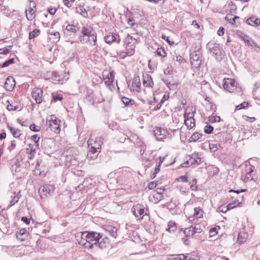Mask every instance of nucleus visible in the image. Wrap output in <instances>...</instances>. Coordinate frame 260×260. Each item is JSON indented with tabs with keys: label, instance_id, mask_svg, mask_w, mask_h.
Masks as SVG:
<instances>
[{
	"label": "nucleus",
	"instance_id": "61",
	"mask_svg": "<svg viewBox=\"0 0 260 260\" xmlns=\"http://www.w3.org/2000/svg\"><path fill=\"white\" fill-rule=\"evenodd\" d=\"M31 139L32 140H33L35 142L37 146L39 145L38 142L40 139V137L38 136V135L36 134V135H34L32 136Z\"/></svg>",
	"mask_w": 260,
	"mask_h": 260
},
{
	"label": "nucleus",
	"instance_id": "7",
	"mask_svg": "<svg viewBox=\"0 0 260 260\" xmlns=\"http://www.w3.org/2000/svg\"><path fill=\"white\" fill-rule=\"evenodd\" d=\"M207 48L211 54L217 61H220L223 57L221 52L220 45L217 43H209L207 45Z\"/></svg>",
	"mask_w": 260,
	"mask_h": 260
},
{
	"label": "nucleus",
	"instance_id": "8",
	"mask_svg": "<svg viewBox=\"0 0 260 260\" xmlns=\"http://www.w3.org/2000/svg\"><path fill=\"white\" fill-rule=\"evenodd\" d=\"M103 140L102 137L93 138V136H91L87 141L89 149L101 152V147L103 144Z\"/></svg>",
	"mask_w": 260,
	"mask_h": 260
},
{
	"label": "nucleus",
	"instance_id": "9",
	"mask_svg": "<svg viewBox=\"0 0 260 260\" xmlns=\"http://www.w3.org/2000/svg\"><path fill=\"white\" fill-rule=\"evenodd\" d=\"M132 211L136 218L139 220H142L145 215L144 207L141 204H136L132 208Z\"/></svg>",
	"mask_w": 260,
	"mask_h": 260
},
{
	"label": "nucleus",
	"instance_id": "50",
	"mask_svg": "<svg viewBox=\"0 0 260 260\" xmlns=\"http://www.w3.org/2000/svg\"><path fill=\"white\" fill-rule=\"evenodd\" d=\"M110 234L111 236L114 238L117 236V228L115 227H109Z\"/></svg>",
	"mask_w": 260,
	"mask_h": 260
},
{
	"label": "nucleus",
	"instance_id": "64",
	"mask_svg": "<svg viewBox=\"0 0 260 260\" xmlns=\"http://www.w3.org/2000/svg\"><path fill=\"white\" fill-rule=\"evenodd\" d=\"M176 260H185V255L183 254H181L177 255V256L175 258Z\"/></svg>",
	"mask_w": 260,
	"mask_h": 260
},
{
	"label": "nucleus",
	"instance_id": "57",
	"mask_svg": "<svg viewBox=\"0 0 260 260\" xmlns=\"http://www.w3.org/2000/svg\"><path fill=\"white\" fill-rule=\"evenodd\" d=\"M53 101L54 102H56L57 101H61L62 99V96L59 94H53Z\"/></svg>",
	"mask_w": 260,
	"mask_h": 260
},
{
	"label": "nucleus",
	"instance_id": "48",
	"mask_svg": "<svg viewBox=\"0 0 260 260\" xmlns=\"http://www.w3.org/2000/svg\"><path fill=\"white\" fill-rule=\"evenodd\" d=\"M209 120L210 122L213 123L220 121L221 119L219 116L212 115L209 117Z\"/></svg>",
	"mask_w": 260,
	"mask_h": 260
},
{
	"label": "nucleus",
	"instance_id": "5",
	"mask_svg": "<svg viewBox=\"0 0 260 260\" xmlns=\"http://www.w3.org/2000/svg\"><path fill=\"white\" fill-rule=\"evenodd\" d=\"M255 163V160L250 159L245 162V175L242 176V180L245 183L249 182L252 180L257 179L255 175L256 171L254 164Z\"/></svg>",
	"mask_w": 260,
	"mask_h": 260
},
{
	"label": "nucleus",
	"instance_id": "46",
	"mask_svg": "<svg viewBox=\"0 0 260 260\" xmlns=\"http://www.w3.org/2000/svg\"><path fill=\"white\" fill-rule=\"evenodd\" d=\"M195 233H201L203 231L204 227L200 224H196L193 226Z\"/></svg>",
	"mask_w": 260,
	"mask_h": 260
},
{
	"label": "nucleus",
	"instance_id": "42",
	"mask_svg": "<svg viewBox=\"0 0 260 260\" xmlns=\"http://www.w3.org/2000/svg\"><path fill=\"white\" fill-rule=\"evenodd\" d=\"M66 29L70 32L75 33L78 30L79 28L76 25L68 24L66 26Z\"/></svg>",
	"mask_w": 260,
	"mask_h": 260
},
{
	"label": "nucleus",
	"instance_id": "58",
	"mask_svg": "<svg viewBox=\"0 0 260 260\" xmlns=\"http://www.w3.org/2000/svg\"><path fill=\"white\" fill-rule=\"evenodd\" d=\"M216 228H212L209 232V235L210 237H213L217 234Z\"/></svg>",
	"mask_w": 260,
	"mask_h": 260
},
{
	"label": "nucleus",
	"instance_id": "25",
	"mask_svg": "<svg viewBox=\"0 0 260 260\" xmlns=\"http://www.w3.org/2000/svg\"><path fill=\"white\" fill-rule=\"evenodd\" d=\"M143 84L146 87H152L153 85V82L150 75H146L145 76H143Z\"/></svg>",
	"mask_w": 260,
	"mask_h": 260
},
{
	"label": "nucleus",
	"instance_id": "56",
	"mask_svg": "<svg viewBox=\"0 0 260 260\" xmlns=\"http://www.w3.org/2000/svg\"><path fill=\"white\" fill-rule=\"evenodd\" d=\"M29 128L31 131L37 132L40 131L41 127L39 126H37L35 124H30Z\"/></svg>",
	"mask_w": 260,
	"mask_h": 260
},
{
	"label": "nucleus",
	"instance_id": "2",
	"mask_svg": "<svg viewBox=\"0 0 260 260\" xmlns=\"http://www.w3.org/2000/svg\"><path fill=\"white\" fill-rule=\"evenodd\" d=\"M79 37L80 42L82 44L95 46L96 44V33L90 27H84Z\"/></svg>",
	"mask_w": 260,
	"mask_h": 260
},
{
	"label": "nucleus",
	"instance_id": "38",
	"mask_svg": "<svg viewBox=\"0 0 260 260\" xmlns=\"http://www.w3.org/2000/svg\"><path fill=\"white\" fill-rule=\"evenodd\" d=\"M183 233L186 237H189L192 236L195 234L193 225H191L188 228H186L183 231Z\"/></svg>",
	"mask_w": 260,
	"mask_h": 260
},
{
	"label": "nucleus",
	"instance_id": "24",
	"mask_svg": "<svg viewBox=\"0 0 260 260\" xmlns=\"http://www.w3.org/2000/svg\"><path fill=\"white\" fill-rule=\"evenodd\" d=\"M140 79L139 77H135L133 80L131 90L139 92L140 90Z\"/></svg>",
	"mask_w": 260,
	"mask_h": 260
},
{
	"label": "nucleus",
	"instance_id": "45",
	"mask_svg": "<svg viewBox=\"0 0 260 260\" xmlns=\"http://www.w3.org/2000/svg\"><path fill=\"white\" fill-rule=\"evenodd\" d=\"M40 34V31L39 29H34L33 31H31L29 34V39H32L37 37H38Z\"/></svg>",
	"mask_w": 260,
	"mask_h": 260
},
{
	"label": "nucleus",
	"instance_id": "43",
	"mask_svg": "<svg viewBox=\"0 0 260 260\" xmlns=\"http://www.w3.org/2000/svg\"><path fill=\"white\" fill-rule=\"evenodd\" d=\"M121 100L123 102V103L126 106H128L129 105H132L134 104V101L128 98H126L125 96H123Z\"/></svg>",
	"mask_w": 260,
	"mask_h": 260
},
{
	"label": "nucleus",
	"instance_id": "13",
	"mask_svg": "<svg viewBox=\"0 0 260 260\" xmlns=\"http://www.w3.org/2000/svg\"><path fill=\"white\" fill-rule=\"evenodd\" d=\"M103 79L105 83L107 86H110L112 84L114 80V73L113 72H108L104 71L103 72Z\"/></svg>",
	"mask_w": 260,
	"mask_h": 260
},
{
	"label": "nucleus",
	"instance_id": "55",
	"mask_svg": "<svg viewBox=\"0 0 260 260\" xmlns=\"http://www.w3.org/2000/svg\"><path fill=\"white\" fill-rule=\"evenodd\" d=\"M199 257L197 256L192 255L189 254L185 255V260H199Z\"/></svg>",
	"mask_w": 260,
	"mask_h": 260
},
{
	"label": "nucleus",
	"instance_id": "41",
	"mask_svg": "<svg viewBox=\"0 0 260 260\" xmlns=\"http://www.w3.org/2000/svg\"><path fill=\"white\" fill-rule=\"evenodd\" d=\"M177 230V226L175 222L170 221L168 222L167 230L169 232H173Z\"/></svg>",
	"mask_w": 260,
	"mask_h": 260
},
{
	"label": "nucleus",
	"instance_id": "40",
	"mask_svg": "<svg viewBox=\"0 0 260 260\" xmlns=\"http://www.w3.org/2000/svg\"><path fill=\"white\" fill-rule=\"evenodd\" d=\"M164 82L170 90H175L177 87L178 84L176 82H172L167 80H164Z\"/></svg>",
	"mask_w": 260,
	"mask_h": 260
},
{
	"label": "nucleus",
	"instance_id": "33",
	"mask_svg": "<svg viewBox=\"0 0 260 260\" xmlns=\"http://www.w3.org/2000/svg\"><path fill=\"white\" fill-rule=\"evenodd\" d=\"M203 135L201 133L196 132L193 133L189 138V140L190 142H197V141L202 139Z\"/></svg>",
	"mask_w": 260,
	"mask_h": 260
},
{
	"label": "nucleus",
	"instance_id": "30",
	"mask_svg": "<svg viewBox=\"0 0 260 260\" xmlns=\"http://www.w3.org/2000/svg\"><path fill=\"white\" fill-rule=\"evenodd\" d=\"M7 127L10 131L14 137L17 138L20 136L21 132L19 129L13 127L9 124L7 125Z\"/></svg>",
	"mask_w": 260,
	"mask_h": 260
},
{
	"label": "nucleus",
	"instance_id": "20",
	"mask_svg": "<svg viewBox=\"0 0 260 260\" xmlns=\"http://www.w3.org/2000/svg\"><path fill=\"white\" fill-rule=\"evenodd\" d=\"M194 214L193 216H190L188 217V220L190 221H193L195 219H198L203 217L204 212L202 209L200 207H196L194 208Z\"/></svg>",
	"mask_w": 260,
	"mask_h": 260
},
{
	"label": "nucleus",
	"instance_id": "4",
	"mask_svg": "<svg viewBox=\"0 0 260 260\" xmlns=\"http://www.w3.org/2000/svg\"><path fill=\"white\" fill-rule=\"evenodd\" d=\"M86 241V248L92 249L95 248H103V243H100L102 238L100 234L95 232H87L85 237Z\"/></svg>",
	"mask_w": 260,
	"mask_h": 260
},
{
	"label": "nucleus",
	"instance_id": "52",
	"mask_svg": "<svg viewBox=\"0 0 260 260\" xmlns=\"http://www.w3.org/2000/svg\"><path fill=\"white\" fill-rule=\"evenodd\" d=\"M14 58H10V59H8V60H6L2 64V67L6 68V67H8L11 64L14 63Z\"/></svg>",
	"mask_w": 260,
	"mask_h": 260
},
{
	"label": "nucleus",
	"instance_id": "32",
	"mask_svg": "<svg viewBox=\"0 0 260 260\" xmlns=\"http://www.w3.org/2000/svg\"><path fill=\"white\" fill-rule=\"evenodd\" d=\"M13 194L14 197L12 196L13 199L10 202V206H12L14 205L16 203H17L21 196L20 193V190H19L16 194V192H14Z\"/></svg>",
	"mask_w": 260,
	"mask_h": 260
},
{
	"label": "nucleus",
	"instance_id": "34",
	"mask_svg": "<svg viewBox=\"0 0 260 260\" xmlns=\"http://www.w3.org/2000/svg\"><path fill=\"white\" fill-rule=\"evenodd\" d=\"M247 239V235L245 233H240L238 237V243L241 244L244 243Z\"/></svg>",
	"mask_w": 260,
	"mask_h": 260
},
{
	"label": "nucleus",
	"instance_id": "26",
	"mask_svg": "<svg viewBox=\"0 0 260 260\" xmlns=\"http://www.w3.org/2000/svg\"><path fill=\"white\" fill-rule=\"evenodd\" d=\"M246 23L253 26H258L260 25V19L255 16H252L246 20Z\"/></svg>",
	"mask_w": 260,
	"mask_h": 260
},
{
	"label": "nucleus",
	"instance_id": "15",
	"mask_svg": "<svg viewBox=\"0 0 260 260\" xmlns=\"http://www.w3.org/2000/svg\"><path fill=\"white\" fill-rule=\"evenodd\" d=\"M202 162L201 158L199 157L198 153H194L189 156V158L186 161L188 166L199 165Z\"/></svg>",
	"mask_w": 260,
	"mask_h": 260
},
{
	"label": "nucleus",
	"instance_id": "35",
	"mask_svg": "<svg viewBox=\"0 0 260 260\" xmlns=\"http://www.w3.org/2000/svg\"><path fill=\"white\" fill-rule=\"evenodd\" d=\"M16 235L18 239L23 241L26 236L27 233H26V230L25 229H22L17 232Z\"/></svg>",
	"mask_w": 260,
	"mask_h": 260
},
{
	"label": "nucleus",
	"instance_id": "53",
	"mask_svg": "<svg viewBox=\"0 0 260 260\" xmlns=\"http://www.w3.org/2000/svg\"><path fill=\"white\" fill-rule=\"evenodd\" d=\"M248 105V103L246 102H244L242 103L237 105L236 107V110H241L247 107Z\"/></svg>",
	"mask_w": 260,
	"mask_h": 260
},
{
	"label": "nucleus",
	"instance_id": "23",
	"mask_svg": "<svg viewBox=\"0 0 260 260\" xmlns=\"http://www.w3.org/2000/svg\"><path fill=\"white\" fill-rule=\"evenodd\" d=\"M15 85V82L13 77H9L7 78L5 83V88L8 91H12Z\"/></svg>",
	"mask_w": 260,
	"mask_h": 260
},
{
	"label": "nucleus",
	"instance_id": "1",
	"mask_svg": "<svg viewBox=\"0 0 260 260\" xmlns=\"http://www.w3.org/2000/svg\"><path fill=\"white\" fill-rule=\"evenodd\" d=\"M245 189L241 190H233L231 189L229 191L230 192H233L234 194L231 196L232 199H234V201H232L228 204L227 206L221 205L219 206L218 210L219 212L225 213L227 211L230 209H233L237 206H240L242 204L243 200V196L240 195V193L245 191Z\"/></svg>",
	"mask_w": 260,
	"mask_h": 260
},
{
	"label": "nucleus",
	"instance_id": "19",
	"mask_svg": "<svg viewBox=\"0 0 260 260\" xmlns=\"http://www.w3.org/2000/svg\"><path fill=\"white\" fill-rule=\"evenodd\" d=\"M86 236V231L84 232L77 233L75 234V238L79 245L83 246L86 248V241L85 237Z\"/></svg>",
	"mask_w": 260,
	"mask_h": 260
},
{
	"label": "nucleus",
	"instance_id": "59",
	"mask_svg": "<svg viewBox=\"0 0 260 260\" xmlns=\"http://www.w3.org/2000/svg\"><path fill=\"white\" fill-rule=\"evenodd\" d=\"M176 180L177 181H181V182H185L188 181L187 177L185 175L180 176L179 177H178L176 179Z\"/></svg>",
	"mask_w": 260,
	"mask_h": 260
},
{
	"label": "nucleus",
	"instance_id": "16",
	"mask_svg": "<svg viewBox=\"0 0 260 260\" xmlns=\"http://www.w3.org/2000/svg\"><path fill=\"white\" fill-rule=\"evenodd\" d=\"M31 95L37 104L42 103L43 101V91L41 88H34L31 92Z\"/></svg>",
	"mask_w": 260,
	"mask_h": 260
},
{
	"label": "nucleus",
	"instance_id": "63",
	"mask_svg": "<svg viewBox=\"0 0 260 260\" xmlns=\"http://www.w3.org/2000/svg\"><path fill=\"white\" fill-rule=\"evenodd\" d=\"M74 1V0H71V2L69 1V0H63L64 5L69 8L72 7V2H73Z\"/></svg>",
	"mask_w": 260,
	"mask_h": 260
},
{
	"label": "nucleus",
	"instance_id": "44",
	"mask_svg": "<svg viewBox=\"0 0 260 260\" xmlns=\"http://www.w3.org/2000/svg\"><path fill=\"white\" fill-rule=\"evenodd\" d=\"M220 144L218 143H211L209 144V149L211 152H215L219 148H221Z\"/></svg>",
	"mask_w": 260,
	"mask_h": 260
},
{
	"label": "nucleus",
	"instance_id": "39",
	"mask_svg": "<svg viewBox=\"0 0 260 260\" xmlns=\"http://www.w3.org/2000/svg\"><path fill=\"white\" fill-rule=\"evenodd\" d=\"M76 12L85 18L88 17L87 12L83 6H80L79 7H77Z\"/></svg>",
	"mask_w": 260,
	"mask_h": 260
},
{
	"label": "nucleus",
	"instance_id": "22",
	"mask_svg": "<svg viewBox=\"0 0 260 260\" xmlns=\"http://www.w3.org/2000/svg\"><path fill=\"white\" fill-rule=\"evenodd\" d=\"M196 112V109L193 107L187 108L184 114V119H194V116Z\"/></svg>",
	"mask_w": 260,
	"mask_h": 260
},
{
	"label": "nucleus",
	"instance_id": "3",
	"mask_svg": "<svg viewBox=\"0 0 260 260\" xmlns=\"http://www.w3.org/2000/svg\"><path fill=\"white\" fill-rule=\"evenodd\" d=\"M137 40L132 36L127 34L126 37L123 40V47L125 50L120 53L121 58H124L127 56H132L135 53V49Z\"/></svg>",
	"mask_w": 260,
	"mask_h": 260
},
{
	"label": "nucleus",
	"instance_id": "10",
	"mask_svg": "<svg viewBox=\"0 0 260 260\" xmlns=\"http://www.w3.org/2000/svg\"><path fill=\"white\" fill-rule=\"evenodd\" d=\"M223 82L224 89L229 92H234L237 88V85L236 84L235 80L233 79H224Z\"/></svg>",
	"mask_w": 260,
	"mask_h": 260
},
{
	"label": "nucleus",
	"instance_id": "37",
	"mask_svg": "<svg viewBox=\"0 0 260 260\" xmlns=\"http://www.w3.org/2000/svg\"><path fill=\"white\" fill-rule=\"evenodd\" d=\"M26 18L28 20H32L35 17V11L29 8L28 10H26Z\"/></svg>",
	"mask_w": 260,
	"mask_h": 260
},
{
	"label": "nucleus",
	"instance_id": "6",
	"mask_svg": "<svg viewBox=\"0 0 260 260\" xmlns=\"http://www.w3.org/2000/svg\"><path fill=\"white\" fill-rule=\"evenodd\" d=\"M60 120L55 116L52 115L50 118H47L46 120V130L47 131L53 132L56 134H58L60 131Z\"/></svg>",
	"mask_w": 260,
	"mask_h": 260
},
{
	"label": "nucleus",
	"instance_id": "21",
	"mask_svg": "<svg viewBox=\"0 0 260 260\" xmlns=\"http://www.w3.org/2000/svg\"><path fill=\"white\" fill-rule=\"evenodd\" d=\"M87 101L89 103L93 105L95 102L100 103L104 101L103 98L98 99L97 95L95 96V94L93 92L88 93L87 96Z\"/></svg>",
	"mask_w": 260,
	"mask_h": 260
},
{
	"label": "nucleus",
	"instance_id": "31",
	"mask_svg": "<svg viewBox=\"0 0 260 260\" xmlns=\"http://www.w3.org/2000/svg\"><path fill=\"white\" fill-rule=\"evenodd\" d=\"M29 148L26 149V153L28 154V158L32 159L34 158L36 153V149L31 144L29 145Z\"/></svg>",
	"mask_w": 260,
	"mask_h": 260
},
{
	"label": "nucleus",
	"instance_id": "49",
	"mask_svg": "<svg viewBox=\"0 0 260 260\" xmlns=\"http://www.w3.org/2000/svg\"><path fill=\"white\" fill-rule=\"evenodd\" d=\"M190 58L194 61H198L200 59V54L197 51L193 52L190 54Z\"/></svg>",
	"mask_w": 260,
	"mask_h": 260
},
{
	"label": "nucleus",
	"instance_id": "28",
	"mask_svg": "<svg viewBox=\"0 0 260 260\" xmlns=\"http://www.w3.org/2000/svg\"><path fill=\"white\" fill-rule=\"evenodd\" d=\"M100 152L95 150H92L91 149H89V151L87 154V157L88 159L89 160H95L97 158L99 153Z\"/></svg>",
	"mask_w": 260,
	"mask_h": 260
},
{
	"label": "nucleus",
	"instance_id": "11",
	"mask_svg": "<svg viewBox=\"0 0 260 260\" xmlns=\"http://www.w3.org/2000/svg\"><path fill=\"white\" fill-rule=\"evenodd\" d=\"M156 139L158 141H161L166 139L169 135L168 131L166 129L157 127L153 131Z\"/></svg>",
	"mask_w": 260,
	"mask_h": 260
},
{
	"label": "nucleus",
	"instance_id": "29",
	"mask_svg": "<svg viewBox=\"0 0 260 260\" xmlns=\"http://www.w3.org/2000/svg\"><path fill=\"white\" fill-rule=\"evenodd\" d=\"M168 208L172 214H177L181 212L176 204L172 202L168 204Z\"/></svg>",
	"mask_w": 260,
	"mask_h": 260
},
{
	"label": "nucleus",
	"instance_id": "60",
	"mask_svg": "<svg viewBox=\"0 0 260 260\" xmlns=\"http://www.w3.org/2000/svg\"><path fill=\"white\" fill-rule=\"evenodd\" d=\"M7 109L10 111H16L18 109V107L14 106L11 104H9L7 105Z\"/></svg>",
	"mask_w": 260,
	"mask_h": 260
},
{
	"label": "nucleus",
	"instance_id": "54",
	"mask_svg": "<svg viewBox=\"0 0 260 260\" xmlns=\"http://www.w3.org/2000/svg\"><path fill=\"white\" fill-rule=\"evenodd\" d=\"M197 183V181L196 179H193L190 182V184H191L190 185V188L192 190H197V186L196 185V184Z\"/></svg>",
	"mask_w": 260,
	"mask_h": 260
},
{
	"label": "nucleus",
	"instance_id": "36",
	"mask_svg": "<svg viewBox=\"0 0 260 260\" xmlns=\"http://www.w3.org/2000/svg\"><path fill=\"white\" fill-rule=\"evenodd\" d=\"M184 123L187 128L191 129L195 126L194 119H184Z\"/></svg>",
	"mask_w": 260,
	"mask_h": 260
},
{
	"label": "nucleus",
	"instance_id": "12",
	"mask_svg": "<svg viewBox=\"0 0 260 260\" xmlns=\"http://www.w3.org/2000/svg\"><path fill=\"white\" fill-rule=\"evenodd\" d=\"M49 76H51V78L54 81H64L69 78V75L67 74L64 75L60 74L56 71L48 73Z\"/></svg>",
	"mask_w": 260,
	"mask_h": 260
},
{
	"label": "nucleus",
	"instance_id": "47",
	"mask_svg": "<svg viewBox=\"0 0 260 260\" xmlns=\"http://www.w3.org/2000/svg\"><path fill=\"white\" fill-rule=\"evenodd\" d=\"M157 55L160 56L162 57H164L166 55V52L165 50L162 48H158L155 52Z\"/></svg>",
	"mask_w": 260,
	"mask_h": 260
},
{
	"label": "nucleus",
	"instance_id": "17",
	"mask_svg": "<svg viewBox=\"0 0 260 260\" xmlns=\"http://www.w3.org/2000/svg\"><path fill=\"white\" fill-rule=\"evenodd\" d=\"M237 35L240 39L244 42L246 45L249 47H253L254 41L251 40L249 37L241 31H237Z\"/></svg>",
	"mask_w": 260,
	"mask_h": 260
},
{
	"label": "nucleus",
	"instance_id": "51",
	"mask_svg": "<svg viewBox=\"0 0 260 260\" xmlns=\"http://www.w3.org/2000/svg\"><path fill=\"white\" fill-rule=\"evenodd\" d=\"M213 131V127L210 125H207L204 127V132L205 133L210 134Z\"/></svg>",
	"mask_w": 260,
	"mask_h": 260
},
{
	"label": "nucleus",
	"instance_id": "62",
	"mask_svg": "<svg viewBox=\"0 0 260 260\" xmlns=\"http://www.w3.org/2000/svg\"><path fill=\"white\" fill-rule=\"evenodd\" d=\"M165 191V189L162 188H157L156 189V193L155 194L160 196L162 195L164 192Z\"/></svg>",
	"mask_w": 260,
	"mask_h": 260
},
{
	"label": "nucleus",
	"instance_id": "18",
	"mask_svg": "<svg viewBox=\"0 0 260 260\" xmlns=\"http://www.w3.org/2000/svg\"><path fill=\"white\" fill-rule=\"evenodd\" d=\"M230 139V136L227 132L218 133L215 135V140L217 142H225Z\"/></svg>",
	"mask_w": 260,
	"mask_h": 260
},
{
	"label": "nucleus",
	"instance_id": "14",
	"mask_svg": "<svg viewBox=\"0 0 260 260\" xmlns=\"http://www.w3.org/2000/svg\"><path fill=\"white\" fill-rule=\"evenodd\" d=\"M105 42L109 44L112 43L119 44L120 42V39L119 35L115 33H109V34L104 38Z\"/></svg>",
	"mask_w": 260,
	"mask_h": 260
},
{
	"label": "nucleus",
	"instance_id": "27",
	"mask_svg": "<svg viewBox=\"0 0 260 260\" xmlns=\"http://www.w3.org/2000/svg\"><path fill=\"white\" fill-rule=\"evenodd\" d=\"M40 189H42L43 192L51 194L54 191L55 188L53 185L52 184H45L43 185Z\"/></svg>",
	"mask_w": 260,
	"mask_h": 260
}]
</instances>
